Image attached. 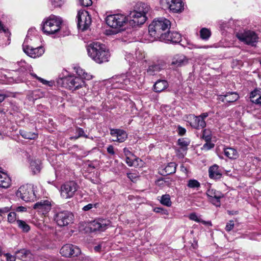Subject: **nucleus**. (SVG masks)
Instances as JSON below:
<instances>
[{
  "mask_svg": "<svg viewBox=\"0 0 261 261\" xmlns=\"http://www.w3.org/2000/svg\"><path fill=\"white\" fill-rule=\"evenodd\" d=\"M77 76L69 75L60 77L58 81V83L67 89L72 90H76L80 88H84V93L85 94L88 90L86 84L84 80H90L92 76L80 67H75Z\"/></svg>",
  "mask_w": 261,
  "mask_h": 261,
  "instance_id": "1",
  "label": "nucleus"
},
{
  "mask_svg": "<svg viewBox=\"0 0 261 261\" xmlns=\"http://www.w3.org/2000/svg\"><path fill=\"white\" fill-rule=\"evenodd\" d=\"M89 56L95 62L101 64L108 62L110 57L109 50L105 44L100 42H93L87 47Z\"/></svg>",
  "mask_w": 261,
  "mask_h": 261,
  "instance_id": "2",
  "label": "nucleus"
},
{
  "mask_svg": "<svg viewBox=\"0 0 261 261\" xmlns=\"http://www.w3.org/2000/svg\"><path fill=\"white\" fill-rule=\"evenodd\" d=\"M170 27V21L164 17L154 19L148 27V34L150 37L149 40L150 41L158 39L161 40L164 34V31L169 29Z\"/></svg>",
  "mask_w": 261,
  "mask_h": 261,
  "instance_id": "3",
  "label": "nucleus"
},
{
  "mask_svg": "<svg viewBox=\"0 0 261 261\" xmlns=\"http://www.w3.org/2000/svg\"><path fill=\"white\" fill-rule=\"evenodd\" d=\"M62 23V19L61 17L51 15L43 21L41 29L43 33L46 35L56 33L61 35Z\"/></svg>",
  "mask_w": 261,
  "mask_h": 261,
  "instance_id": "4",
  "label": "nucleus"
},
{
  "mask_svg": "<svg viewBox=\"0 0 261 261\" xmlns=\"http://www.w3.org/2000/svg\"><path fill=\"white\" fill-rule=\"evenodd\" d=\"M138 10L135 11L130 14L129 24L135 27L143 24L146 20L147 13L150 10L149 6L144 3L138 4Z\"/></svg>",
  "mask_w": 261,
  "mask_h": 261,
  "instance_id": "5",
  "label": "nucleus"
},
{
  "mask_svg": "<svg viewBox=\"0 0 261 261\" xmlns=\"http://www.w3.org/2000/svg\"><path fill=\"white\" fill-rule=\"evenodd\" d=\"M54 220L60 227L66 226L73 222L74 216L69 211L56 206L53 210Z\"/></svg>",
  "mask_w": 261,
  "mask_h": 261,
  "instance_id": "6",
  "label": "nucleus"
},
{
  "mask_svg": "<svg viewBox=\"0 0 261 261\" xmlns=\"http://www.w3.org/2000/svg\"><path fill=\"white\" fill-rule=\"evenodd\" d=\"M112 86L115 89H123L127 90L134 82V79L128 75L123 74L113 77L111 81Z\"/></svg>",
  "mask_w": 261,
  "mask_h": 261,
  "instance_id": "7",
  "label": "nucleus"
},
{
  "mask_svg": "<svg viewBox=\"0 0 261 261\" xmlns=\"http://www.w3.org/2000/svg\"><path fill=\"white\" fill-rule=\"evenodd\" d=\"M16 195L26 202L33 201L36 199L34 187L31 185H23L19 187Z\"/></svg>",
  "mask_w": 261,
  "mask_h": 261,
  "instance_id": "8",
  "label": "nucleus"
},
{
  "mask_svg": "<svg viewBox=\"0 0 261 261\" xmlns=\"http://www.w3.org/2000/svg\"><path fill=\"white\" fill-rule=\"evenodd\" d=\"M127 21V17L121 14L109 15L106 19L107 24L114 29H119L123 27Z\"/></svg>",
  "mask_w": 261,
  "mask_h": 261,
  "instance_id": "9",
  "label": "nucleus"
},
{
  "mask_svg": "<svg viewBox=\"0 0 261 261\" xmlns=\"http://www.w3.org/2000/svg\"><path fill=\"white\" fill-rule=\"evenodd\" d=\"M236 36L240 41L252 46H255L258 40L257 34L254 31L250 30L238 32Z\"/></svg>",
  "mask_w": 261,
  "mask_h": 261,
  "instance_id": "10",
  "label": "nucleus"
},
{
  "mask_svg": "<svg viewBox=\"0 0 261 261\" xmlns=\"http://www.w3.org/2000/svg\"><path fill=\"white\" fill-rule=\"evenodd\" d=\"M160 4L163 9H169L173 13L180 12L184 10L182 0H160Z\"/></svg>",
  "mask_w": 261,
  "mask_h": 261,
  "instance_id": "11",
  "label": "nucleus"
},
{
  "mask_svg": "<svg viewBox=\"0 0 261 261\" xmlns=\"http://www.w3.org/2000/svg\"><path fill=\"white\" fill-rule=\"evenodd\" d=\"M208 116V114L207 112L203 113L199 116L191 114L189 115L190 125L196 129L203 128L206 125L205 119Z\"/></svg>",
  "mask_w": 261,
  "mask_h": 261,
  "instance_id": "12",
  "label": "nucleus"
},
{
  "mask_svg": "<svg viewBox=\"0 0 261 261\" xmlns=\"http://www.w3.org/2000/svg\"><path fill=\"white\" fill-rule=\"evenodd\" d=\"M77 18L79 29L82 31L87 30L91 23V18L88 11L85 10L79 11Z\"/></svg>",
  "mask_w": 261,
  "mask_h": 261,
  "instance_id": "13",
  "label": "nucleus"
},
{
  "mask_svg": "<svg viewBox=\"0 0 261 261\" xmlns=\"http://www.w3.org/2000/svg\"><path fill=\"white\" fill-rule=\"evenodd\" d=\"M77 188V184L73 181L65 182L61 187V195L65 199L71 198L74 195Z\"/></svg>",
  "mask_w": 261,
  "mask_h": 261,
  "instance_id": "14",
  "label": "nucleus"
},
{
  "mask_svg": "<svg viewBox=\"0 0 261 261\" xmlns=\"http://www.w3.org/2000/svg\"><path fill=\"white\" fill-rule=\"evenodd\" d=\"M28 39L25 38L22 44V48L23 51L29 56L36 58L41 56L44 52V50L42 46L35 48L29 46L27 43Z\"/></svg>",
  "mask_w": 261,
  "mask_h": 261,
  "instance_id": "15",
  "label": "nucleus"
},
{
  "mask_svg": "<svg viewBox=\"0 0 261 261\" xmlns=\"http://www.w3.org/2000/svg\"><path fill=\"white\" fill-rule=\"evenodd\" d=\"M60 253L63 256L66 257L76 256L81 253V250L76 246L67 244L61 248Z\"/></svg>",
  "mask_w": 261,
  "mask_h": 261,
  "instance_id": "16",
  "label": "nucleus"
},
{
  "mask_svg": "<svg viewBox=\"0 0 261 261\" xmlns=\"http://www.w3.org/2000/svg\"><path fill=\"white\" fill-rule=\"evenodd\" d=\"M206 195L210 201L217 207L221 205L220 199L223 197V194L214 189L209 188L206 191Z\"/></svg>",
  "mask_w": 261,
  "mask_h": 261,
  "instance_id": "17",
  "label": "nucleus"
},
{
  "mask_svg": "<svg viewBox=\"0 0 261 261\" xmlns=\"http://www.w3.org/2000/svg\"><path fill=\"white\" fill-rule=\"evenodd\" d=\"M160 40L164 41L167 43H178L181 40V36L177 32L168 31L167 33H164Z\"/></svg>",
  "mask_w": 261,
  "mask_h": 261,
  "instance_id": "18",
  "label": "nucleus"
},
{
  "mask_svg": "<svg viewBox=\"0 0 261 261\" xmlns=\"http://www.w3.org/2000/svg\"><path fill=\"white\" fill-rule=\"evenodd\" d=\"M33 208L42 215H45L51 210V203L48 200H41L35 203Z\"/></svg>",
  "mask_w": 261,
  "mask_h": 261,
  "instance_id": "19",
  "label": "nucleus"
},
{
  "mask_svg": "<svg viewBox=\"0 0 261 261\" xmlns=\"http://www.w3.org/2000/svg\"><path fill=\"white\" fill-rule=\"evenodd\" d=\"M108 225V221L99 219L91 222L90 228L91 231H103L107 229Z\"/></svg>",
  "mask_w": 261,
  "mask_h": 261,
  "instance_id": "20",
  "label": "nucleus"
},
{
  "mask_svg": "<svg viewBox=\"0 0 261 261\" xmlns=\"http://www.w3.org/2000/svg\"><path fill=\"white\" fill-rule=\"evenodd\" d=\"M111 135L114 138L113 141H117L120 143L123 142L127 138V134L126 132L120 129H111L110 130Z\"/></svg>",
  "mask_w": 261,
  "mask_h": 261,
  "instance_id": "21",
  "label": "nucleus"
},
{
  "mask_svg": "<svg viewBox=\"0 0 261 261\" xmlns=\"http://www.w3.org/2000/svg\"><path fill=\"white\" fill-rule=\"evenodd\" d=\"M164 67V63L157 61L150 64L146 70V72L149 75H154L162 70Z\"/></svg>",
  "mask_w": 261,
  "mask_h": 261,
  "instance_id": "22",
  "label": "nucleus"
},
{
  "mask_svg": "<svg viewBox=\"0 0 261 261\" xmlns=\"http://www.w3.org/2000/svg\"><path fill=\"white\" fill-rule=\"evenodd\" d=\"M18 65L21 67H26L27 69L29 70L30 75L34 78H35L37 80H38L40 82H41L43 84L48 85L49 86H51L53 85L51 82H48L40 77H39L35 73L32 72V68L31 66L27 64V63L24 61H21L20 62L18 63Z\"/></svg>",
  "mask_w": 261,
  "mask_h": 261,
  "instance_id": "23",
  "label": "nucleus"
},
{
  "mask_svg": "<svg viewBox=\"0 0 261 261\" xmlns=\"http://www.w3.org/2000/svg\"><path fill=\"white\" fill-rule=\"evenodd\" d=\"M209 177L211 179H219L222 177V171L219 167L216 165L211 166L208 169Z\"/></svg>",
  "mask_w": 261,
  "mask_h": 261,
  "instance_id": "24",
  "label": "nucleus"
},
{
  "mask_svg": "<svg viewBox=\"0 0 261 261\" xmlns=\"http://www.w3.org/2000/svg\"><path fill=\"white\" fill-rule=\"evenodd\" d=\"M239 96L236 92L227 93L225 95H220L219 99L223 102L232 103L238 99Z\"/></svg>",
  "mask_w": 261,
  "mask_h": 261,
  "instance_id": "25",
  "label": "nucleus"
},
{
  "mask_svg": "<svg viewBox=\"0 0 261 261\" xmlns=\"http://www.w3.org/2000/svg\"><path fill=\"white\" fill-rule=\"evenodd\" d=\"M168 87L167 81L164 80H158L153 85V89L155 92L160 93L165 90Z\"/></svg>",
  "mask_w": 261,
  "mask_h": 261,
  "instance_id": "26",
  "label": "nucleus"
},
{
  "mask_svg": "<svg viewBox=\"0 0 261 261\" xmlns=\"http://www.w3.org/2000/svg\"><path fill=\"white\" fill-rule=\"evenodd\" d=\"M11 184V179L7 174L2 171L0 172V187L3 188H8Z\"/></svg>",
  "mask_w": 261,
  "mask_h": 261,
  "instance_id": "27",
  "label": "nucleus"
},
{
  "mask_svg": "<svg viewBox=\"0 0 261 261\" xmlns=\"http://www.w3.org/2000/svg\"><path fill=\"white\" fill-rule=\"evenodd\" d=\"M187 61L186 58L183 55H177L173 58L172 64L175 65L177 66H180L187 63Z\"/></svg>",
  "mask_w": 261,
  "mask_h": 261,
  "instance_id": "28",
  "label": "nucleus"
},
{
  "mask_svg": "<svg viewBox=\"0 0 261 261\" xmlns=\"http://www.w3.org/2000/svg\"><path fill=\"white\" fill-rule=\"evenodd\" d=\"M224 153L230 159H236L239 156L238 151L231 147L224 148Z\"/></svg>",
  "mask_w": 261,
  "mask_h": 261,
  "instance_id": "29",
  "label": "nucleus"
},
{
  "mask_svg": "<svg viewBox=\"0 0 261 261\" xmlns=\"http://www.w3.org/2000/svg\"><path fill=\"white\" fill-rule=\"evenodd\" d=\"M30 164L31 170L34 174H36L40 171L41 169V161L39 160H32Z\"/></svg>",
  "mask_w": 261,
  "mask_h": 261,
  "instance_id": "30",
  "label": "nucleus"
},
{
  "mask_svg": "<svg viewBox=\"0 0 261 261\" xmlns=\"http://www.w3.org/2000/svg\"><path fill=\"white\" fill-rule=\"evenodd\" d=\"M177 165L174 162L169 163L164 168V173L167 175L174 173L176 172Z\"/></svg>",
  "mask_w": 261,
  "mask_h": 261,
  "instance_id": "31",
  "label": "nucleus"
},
{
  "mask_svg": "<svg viewBox=\"0 0 261 261\" xmlns=\"http://www.w3.org/2000/svg\"><path fill=\"white\" fill-rule=\"evenodd\" d=\"M20 135L24 139L34 140L37 138L38 134L35 133L20 130Z\"/></svg>",
  "mask_w": 261,
  "mask_h": 261,
  "instance_id": "32",
  "label": "nucleus"
},
{
  "mask_svg": "<svg viewBox=\"0 0 261 261\" xmlns=\"http://www.w3.org/2000/svg\"><path fill=\"white\" fill-rule=\"evenodd\" d=\"M200 38L204 40H207L211 36V32L210 30L207 28H203L200 31Z\"/></svg>",
  "mask_w": 261,
  "mask_h": 261,
  "instance_id": "33",
  "label": "nucleus"
},
{
  "mask_svg": "<svg viewBox=\"0 0 261 261\" xmlns=\"http://www.w3.org/2000/svg\"><path fill=\"white\" fill-rule=\"evenodd\" d=\"M189 218L193 221H194L197 222L202 223L204 225L211 224V222L210 221H205L204 220H202L200 217L198 216L195 213H192L190 214L189 216Z\"/></svg>",
  "mask_w": 261,
  "mask_h": 261,
  "instance_id": "34",
  "label": "nucleus"
},
{
  "mask_svg": "<svg viewBox=\"0 0 261 261\" xmlns=\"http://www.w3.org/2000/svg\"><path fill=\"white\" fill-rule=\"evenodd\" d=\"M31 254L30 250L25 249H20L16 252L18 258L23 260Z\"/></svg>",
  "mask_w": 261,
  "mask_h": 261,
  "instance_id": "35",
  "label": "nucleus"
},
{
  "mask_svg": "<svg viewBox=\"0 0 261 261\" xmlns=\"http://www.w3.org/2000/svg\"><path fill=\"white\" fill-rule=\"evenodd\" d=\"M16 223L18 227L20 228L23 232H27L30 230V227L25 221L21 220H17Z\"/></svg>",
  "mask_w": 261,
  "mask_h": 261,
  "instance_id": "36",
  "label": "nucleus"
},
{
  "mask_svg": "<svg viewBox=\"0 0 261 261\" xmlns=\"http://www.w3.org/2000/svg\"><path fill=\"white\" fill-rule=\"evenodd\" d=\"M160 202L162 204L168 207L170 206L172 204L170 196L169 194L162 195Z\"/></svg>",
  "mask_w": 261,
  "mask_h": 261,
  "instance_id": "37",
  "label": "nucleus"
},
{
  "mask_svg": "<svg viewBox=\"0 0 261 261\" xmlns=\"http://www.w3.org/2000/svg\"><path fill=\"white\" fill-rule=\"evenodd\" d=\"M187 187L191 189H198L200 187V182L194 179H191L188 181Z\"/></svg>",
  "mask_w": 261,
  "mask_h": 261,
  "instance_id": "38",
  "label": "nucleus"
},
{
  "mask_svg": "<svg viewBox=\"0 0 261 261\" xmlns=\"http://www.w3.org/2000/svg\"><path fill=\"white\" fill-rule=\"evenodd\" d=\"M202 138L206 142H210L212 139V132L210 129L203 130Z\"/></svg>",
  "mask_w": 261,
  "mask_h": 261,
  "instance_id": "39",
  "label": "nucleus"
},
{
  "mask_svg": "<svg viewBox=\"0 0 261 261\" xmlns=\"http://www.w3.org/2000/svg\"><path fill=\"white\" fill-rule=\"evenodd\" d=\"M178 145L183 149H187V146L190 144V141L186 138H180L178 140Z\"/></svg>",
  "mask_w": 261,
  "mask_h": 261,
  "instance_id": "40",
  "label": "nucleus"
},
{
  "mask_svg": "<svg viewBox=\"0 0 261 261\" xmlns=\"http://www.w3.org/2000/svg\"><path fill=\"white\" fill-rule=\"evenodd\" d=\"M135 156H126L125 162L129 166H132L134 164V161L137 160Z\"/></svg>",
  "mask_w": 261,
  "mask_h": 261,
  "instance_id": "41",
  "label": "nucleus"
},
{
  "mask_svg": "<svg viewBox=\"0 0 261 261\" xmlns=\"http://www.w3.org/2000/svg\"><path fill=\"white\" fill-rule=\"evenodd\" d=\"M261 93L260 91L259 90L255 89L253 91L251 92L250 93V99L252 101V100L255 99L257 97L259 96Z\"/></svg>",
  "mask_w": 261,
  "mask_h": 261,
  "instance_id": "42",
  "label": "nucleus"
},
{
  "mask_svg": "<svg viewBox=\"0 0 261 261\" xmlns=\"http://www.w3.org/2000/svg\"><path fill=\"white\" fill-rule=\"evenodd\" d=\"M16 220V214L15 212H10L8 215V221L10 223L14 222Z\"/></svg>",
  "mask_w": 261,
  "mask_h": 261,
  "instance_id": "43",
  "label": "nucleus"
},
{
  "mask_svg": "<svg viewBox=\"0 0 261 261\" xmlns=\"http://www.w3.org/2000/svg\"><path fill=\"white\" fill-rule=\"evenodd\" d=\"M75 131L76 133L77 134V137H84L86 138H88V136L85 134L84 130L83 128L77 127Z\"/></svg>",
  "mask_w": 261,
  "mask_h": 261,
  "instance_id": "44",
  "label": "nucleus"
},
{
  "mask_svg": "<svg viewBox=\"0 0 261 261\" xmlns=\"http://www.w3.org/2000/svg\"><path fill=\"white\" fill-rule=\"evenodd\" d=\"M162 182V183L160 184V185H163V181H164V184L168 186H170L171 185V182L172 180L169 178H164L161 179H159L158 182Z\"/></svg>",
  "mask_w": 261,
  "mask_h": 261,
  "instance_id": "45",
  "label": "nucleus"
},
{
  "mask_svg": "<svg viewBox=\"0 0 261 261\" xmlns=\"http://www.w3.org/2000/svg\"><path fill=\"white\" fill-rule=\"evenodd\" d=\"M214 147V144L213 143H212L211 141L210 142H206V143H205L202 147V149L205 150H208L212 148H213Z\"/></svg>",
  "mask_w": 261,
  "mask_h": 261,
  "instance_id": "46",
  "label": "nucleus"
},
{
  "mask_svg": "<svg viewBox=\"0 0 261 261\" xmlns=\"http://www.w3.org/2000/svg\"><path fill=\"white\" fill-rule=\"evenodd\" d=\"M51 3L55 7H60L64 4L63 0H50Z\"/></svg>",
  "mask_w": 261,
  "mask_h": 261,
  "instance_id": "47",
  "label": "nucleus"
},
{
  "mask_svg": "<svg viewBox=\"0 0 261 261\" xmlns=\"http://www.w3.org/2000/svg\"><path fill=\"white\" fill-rule=\"evenodd\" d=\"M81 5L84 7H89L92 5V0H79Z\"/></svg>",
  "mask_w": 261,
  "mask_h": 261,
  "instance_id": "48",
  "label": "nucleus"
},
{
  "mask_svg": "<svg viewBox=\"0 0 261 261\" xmlns=\"http://www.w3.org/2000/svg\"><path fill=\"white\" fill-rule=\"evenodd\" d=\"M153 211L156 213H161L162 214L164 215H167L168 212L167 210L162 208V207H155L153 209Z\"/></svg>",
  "mask_w": 261,
  "mask_h": 261,
  "instance_id": "49",
  "label": "nucleus"
},
{
  "mask_svg": "<svg viewBox=\"0 0 261 261\" xmlns=\"http://www.w3.org/2000/svg\"><path fill=\"white\" fill-rule=\"evenodd\" d=\"M10 210V208L9 207H0V216L3 217L5 214L8 213Z\"/></svg>",
  "mask_w": 261,
  "mask_h": 261,
  "instance_id": "50",
  "label": "nucleus"
},
{
  "mask_svg": "<svg viewBox=\"0 0 261 261\" xmlns=\"http://www.w3.org/2000/svg\"><path fill=\"white\" fill-rule=\"evenodd\" d=\"M234 227V223L233 221H229V222L227 223L226 227H225V230L227 231H230Z\"/></svg>",
  "mask_w": 261,
  "mask_h": 261,
  "instance_id": "51",
  "label": "nucleus"
},
{
  "mask_svg": "<svg viewBox=\"0 0 261 261\" xmlns=\"http://www.w3.org/2000/svg\"><path fill=\"white\" fill-rule=\"evenodd\" d=\"M97 205V203H95V204H91V203H89V204L84 206L83 207V210L84 211H89L93 207H96Z\"/></svg>",
  "mask_w": 261,
  "mask_h": 261,
  "instance_id": "52",
  "label": "nucleus"
},
{
  "mask_svg": "<svg viewBox=\"0 0 261 261\" xmlns=\"http://www.w3.org/2000/svg\"><path fill=\"white\" fill-rule=\"evenodd\" d=\"M79 259L80 261H92L89 256L85 255V254H81Z\"/></svg>",
  "mask_w": 261,
  "mask_h": 261,
  "instance_id": "53",
  "label": "nucleus"
},
{
  "mask_svg": "<svg viewBox=\"0 0 261 261\" xmlns=\"http://www.w3.org/2000/svg\"><path fill=\"white\" fill-rule=\"evenodd\" d=\"M123 153L126 156H135L134 154H133L127 148H123Z\"/></svg>",
  "mask_w": 261,
  "mask_h": 261,
  "instance_id": "54",
  "label": "nucleus"
},
{
  "mask_svg": "<svg viewBox=\"0 0 261 261\" xmlns=\"http://www.w3.org/2000/svg\"><path fill=\"white\" fill-rule=\"evenodd\" d=\"M127 177L133 182L135 181L137 177V175L134 173H129L127 174Z\"/></svg>",
  "mask_w": 261,
  "mask_h": 261,
  "instance_id": "55",
  "label": "nucleus"
},
{
  "mask_svg": "<svg viewBox=\"0 0 261 261\" xmlns=\"http://www.w3.org/2000/svg\"><path fill=\"white\" fill-rule=\"evenodd\" d=\"M7 261H15L16 257L11 255L10 253L5 254Z\"/></svg>",
  "mask_w": 261,
  "mask_h": 261,
  "instance_id": "56",
  "label": "nucleus"
},
{
  "mask_svg": "<svg viewBox=\"0 0 261 261\" xmlns=\"http://www.w3.org/2000/svg\"><path fill=\"white\" fill-rule=\"evenodd\" d=\"M186 132V129L181 127V126H178V133L180 136H183L185 134Z\"/></svg>",
  "mask_w": 261,
  "mask_h": 261,
  "instance_id": "57",
  "label": "nucleus"
},
{
  "mask_svg": "<svg viewBox=\"0 0 261 261\" xmlns=\"http://www.w3.org/2000/svg\"><path fill=\"white\" fill-rule=\"evenodd\" d=\"M107 152L111 154V155H114L115 154V151H114V147L112 146V145H109L107 148Z\"/></svg>",
  "mask_w": 261,
  "mask_h": 261,
  "instance_id": "58",
  "label": "nucleus"
},
{
  "mask_svg": "<svg viewBox=\"0 0 261 261\" xmlns=\"http://www.w3.org/2000/svg\"><path fill=\"white\" fill-rule=\"evenodd\" d=\"M252 102L256 104L261 105V94H260L259 96L255 99L252 100Z\"/></svg>",
  "mask_w": 261,
  "mask_h": 261,
  "instance_id": "59",
  "label": "nucleus"
},
{
  "mask_svg": "<svg viewBox=\"0 0 261 261\" xmlns=\"http://www.w3.org/2000/svg\"><path fill=\"white\" fill-rule=\"evenodd\" d=\"M16 211L18 212H25L27 211V207L23 206H19L16 208Z\"/></svg>",
  "mask_w": 261,
  "mask_h": 261,
  "instance_id": "60",
  "label": "nucleus"
},
{
  "mask_svg": "<svg viewBox=\"0 0 261 261\" xmlns=\"http://www.w3.org/2000/svg\"><path fill=\"white\" fill-rule=\"evenodd\" d=\"M101 246L100 245H98L94 247V249L96 252H99L101 250Z\"/></svg>",
  "mask_w": 261,
  "mask_h": 261,
  "instance_id": "61",
  "label": "nucleus"
},
{
  "mask_svg": "<svg viewBox=\"0 0 261 261\" xmlns=\"http://www.w3.org/2000/svg\"><path fill=\"white\" fill-rule=\"evenodd\" d=\"M6 97V96L5 95L0 94V103L5 100Z\"/></svg>",
  "mask_w": 261,
  "mask_h": 261,
  "instance_id": "62",
  "label": "nucleus"
},
{
  "mask_svg": "<svg viewBox=\"0 0 261 261\" xmlns=\"http://www.w3.org/2000/svg\"><path fill=\"white\" fill-rule=\"evenodd\" d=\"M3 30L5 33H6L8 30H6L4 28L3 24L2 23L1 21H0V31Z\"/></svg>",
  "mask_w": 261,
  "mask_h": 261,
  "instance_id": "63",
  "label": "nucleus"
},
{
  "mask_svg": "<svg viewBox=\"0 0 261 261\" xmlns=\"http://www.w3.org/2000/svg\"><path fill=\"white\" fill-rule=\"evenodd\" d=\"M210 46H196L195 47L196 48H209Z\"/></svg>",
  "mask_w": 261,
  "mask_h": 261,
  "instance_id": "64",
  "label": "nucleus"
}]
</instances>
